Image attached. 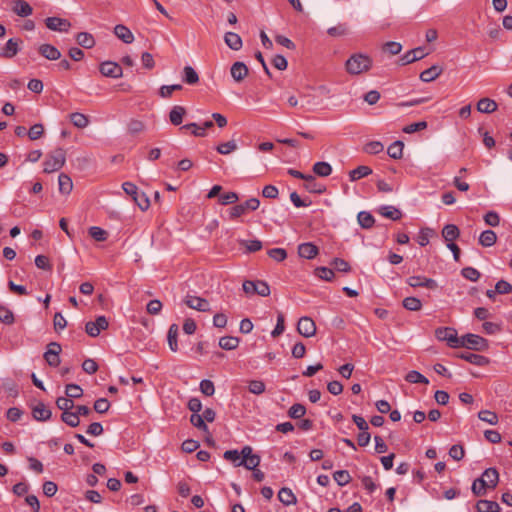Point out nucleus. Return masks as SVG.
I'll use <instances>...</instances> for the list:
<instances>
[{"label":"nucleus","instance_id":"1","mask_svg":"<svg viewBox=\"0 0 512 512\" xmlns=\"http://www.w3.org/2000/svg\"><path fill=\"white\" fill-rule=\"evenodd\" d=\"M373 66V60L366 54H352L345 62L346 72L350 75H359L368 72Z\"/></svg>","mask_w":512,"mask_h":512},{"label":"nucleus","instance_id":"2","mask_svg":"<svg viewBox=\"0 0 512 512\" xmlns=\"http://www.w3.org/2000/svg\"><path fill=\"white\" fill-rule=\"evenodd\" d=\"M66 162V151L63 148H56L47 154L43 162V171L45 173H53L60 170Z\"/></svg>","mask_w":512,"mask_h":512},{"label":"nucleus","instance_id":"3","mask_svg":"<svg viewBox=\"0 0 512 512\" xmlns=\"http://www.w3.org/2000/svg\"><path fill=\"white\" fill-rule=\"evenodd\" d=\"M459 342V348L464 347L470 350L485 351L489 347L487 339L472 333L461 336Z\"/></svg>","mask_w":512,"mask_h":512},{"label":"nucleus","instance_id":"4","mask_svg":"<svg viewBox=\"0 0 512 512\" xmlns=\"http://www.w3.org/2000/svg\"><path fill=\"white\" fill-rule=\"evenodd\" d=\"M28 406L31 409V414L34 420L39 422H46L51 419L52 411L42 401L37 399H30Z\"/></svg>","mask_w":512,"mask_h":512},{"label":"nucleus","instance_id":"5","mask_svg":"<svg viewBox=\"0 0 512 512\" xmlns=\"http://www.w3.org/2000/svg\"><path fill=\"white\" fill-rule=\"evenodd\" d=\"M243 291L247 295H254L257 294L262 297H266L270 295V287L267 282L262 280H246L243 282Z\"/></svg>","mask_w":512,"mask_h":512},{"label":"nucleus","instance_id":"6","mask_svg":"<svg viewBox=\"0 0 512 512\" xmlns=\"http://www.w3.org/2000/svg\"><path fill=\"white\" fill-rule=\"evenodd\" d=\"M241 455L242 459L236 463V467L244 466L247 470H253L259 466L261 458L258 454L253 453L251 446H244Z\"/></svg>","mask_w":512,"mask_h":512},{"label":"nucleus","instance_id":"7","mask_svg":"<svg viewBox=\"0 0 512 512\" xmlns=\"http://www.w3.org/2000/svg\"><path fill=\"white\" fill-rule=\"evenodd\" d=\"M435 336L439 341H445L451 348H459L460 337L456 329L452 327H440L435 330Z\"/></svg>","mask_w":512,"mask_h":512},{"label":"nucleus","instance_id":"8","mask_svg":"<svg viewBox=\"0 0 512 512\" xmlns=\"http://www.w3.org/2000/svg\"><path fill=\"white\" fill-rule=\"evenodd\" d=\"M108 326L107 318L105 316H98L95 321H89L85 324V331L90 337H97Z\"/></svg>","mask_w":512,"mask_h":512},{"label":"nucleus","instance_id":"9","mask_svg":"<svg viewBox=\"0 0 512 512\" xmlns=\"http://www.w3.org/2000/svg\"><path fill=\"white\" fill-rule=\"evenodd\" d=\"M100 73L109 78L118 79L123 76L122 67L113 61H104L99 65Z\"/></svg>","mask_w":512,"mask_h":512},{"label":"nucleus","instance_id":"10","mask_svg":"<svg viewBox=\"0 0 512 512\" xmlns=\"http://www.w3.org/2000/svg\"><path fill=\"white\" fill-rule=\"evenodd\" d=\"M60 352V344L57 342H51L48 344L47 350L44 353V359L50 366L56 367L60 364Z\"/></svg>","mask_w":512,"mask_h":512},{"label":"nucleus","instance_id":"11","mask_svg":"<svg viewBox=\"0 0 512 512\" xmlns=\"http://www.w3.org/2000/svg\"><path fill=\"white\" fill-rule=\"evenodd\" d=\"M297 331L306 338L312 337L316 333L315 322L310 317H301L297 324Z\"/></svg>","mask_w":512,"mask_h":512},{"label":"nucleus","instance_id":"12","mask_svg":"<svg viewBox=\"0 0 512 512\" xmlns=\"http://www.w3.org/2000/svg\"><path fill=\"white\" fill-rule=\"evenodd\" d=\"M46 27L52 31L67 32L71 23L67 19L59 17H48L45 19Z\"/></svg>","mask_w":512,"mask_h":512},{"label":"nucleus","instance_id":"13","mask_svg":"<svg viewBox=\"0 0 512 512\" xmlns=\"http://www.w3.org/2000/svg\"><path fill=\"white\" fill-rule=\"evenodd\" d=\"M427 54L428 53H425L422 47L412 49L399 58V64L404 66L413 63L417 60L423 59Z\"/></svg>","mask_w":512,"mask_h":512},{"label":"nucleus","instance_id":"14","mask_svg":"<svg viewBox=\"0 0 512 512\" xmlns=\"http://www.w3.org/2000/svg\"><path fill=\"white\" fill-rule=\"evenodd\" d=\"M407 283L413 288L425 287L428 289H435L437 287V283L434 279L423 276H411L407 279Z\"/></svg>","mask_w":512,"mask_h":512},{"label":"nucleus","instance_id":"15","mask_svg":"<svg viewBox=\"0 0 512 512\" xmlns=\"http://www.w3.org/2000/svg\"><path fill=\"white\" fill-rule=\"evenodd\" d=\"M21 40L19 39H9L5 46L0 51V57L5 59L13 58L19 52V44Z\"/></svg>","mask_w":512,"mask_h":512},{"label":"nucleus","instance_id":"16","mask_svg":"<svg viewBox=\"0 0 512 512\" xmlns=\"http://www.w3.org/2000/svg\"><path fill=\"white\" fill-rule=\"evenodd\" d=\"M185 304L191 308V309H195L197 311H202V312H205V311H208L209 310V303L206 299L204 298H201V297H197V296H187L185 298Z\"/></svg>","mask_w":512,"mask_h":512},{"label":"nucleus","instance_id":"17","mask_svg":"<svg viewBox=\"0 0 512 512\" xmlns=\"http://www.w3.org/2000/svg\"><path fill=\"white\" fill-rule=\"evenodd\" d=\"M248 72L246 64L240 61L235 62L230 69L231 76L236 82L243 81L247 77Z\"/></svg>","mask_w":512,"mask_h":512},{"label":"nucleus","instance_id":"18","mask_svg":"<svg viewBox=\"0 0 512 512\" xmlns=\"http://www.w3.org/2000/svg\"><path fill=\"white\" fill-rule=\"evenodd\" d=\"M319 253V249L311 242L302 243L298 246V254L305 259H313Z\"/></svg>","mask_w":512,"mask_h":512},{"label":"nucleus","instance_id":"19","mask_svg":"<svg viewBox=\"0 0 512 512\" xmlns=\"http://www.w3.org/2000/svg\"><path fill=\"white\" fill-rule=\"evenodd\" d=\"M480 478L486 483L488 488L494 489L499 481V473L496 468H488Z\"/></svg>","mask_w":512,"mask_h":512},{"label":"nucleus","instance_id":"20","mask_svg":"<svg viewBox=\"0 0 512 512\" xmlns=\"http://www.w3.org/2000/svg\"><path fill=\"white\" fill-rule=\"evenodd\" d=\"M12 10L20 17L30 16L33 12L30 4L24 0H14Z\"/></svg>","mask_w":512,"mask_h":512},{"label":"nucleus","instance_id":"21","mask_svg":"<svg viewBox=\"0 0 512 512\" xmlns=\"http://www.w3.org/2000/svg\"><path fill=\"white\" fill-rule=\"evenodd\" d=\"M458 357L477 366H484L489 363L488 358H486L485 356L475 354L472 352H462L458 355Z\"/></svg>","mask_w":512,"mask_h":512},{"label":"nucleus","instance_id":"22","mask_svg":"<svg viewBox=\"0 0 512 512\" xmlns=\"http://www.w3.org/2000/svg\"><path fill=\"white\" fill-rule=\"evenodd\" d=\"M39 53L48 60H58L61 57L60 51L51 44H42L38 49Z\"/></svg>","mask_w":512,"mask_h":512},{"label":"nucleus","instance_id":"23","mask_svg":"<svg viewBox=\"0 0 512 512\" xmlns=\"http://www.w3.org/2000/svg\"><path fill=\"white\" fill-rule=\"evenodd\" d=\"M114 34L126 44H130L134 41L133 33L125 25H116L114 27Z\"/></svg>","mask_w":512,"mask_h":512},{"label":"nucleus","instance_id":"24","mask_svg":"<svg viewBox=\"0 0 512 512\" xmlns=\"http://www.w3.org/2000/svg\"><path fill=\"white\" fill-rule=\"evenodd\" d=\"M442 71L443 69L440 66L433 65L420 73V80L426 83L431 82L439 77Z\"/></svg>","mask_w":512,"mask_h":512},{"label":"nucleus","instance_id":"25","mask_svg":"<svg viewBox=\"0 0 512 512\" xmlns=\"http://www.w3.org/2000/svg\"><path fill=\"white\" fill-rule=\"evenodd\" d=\"M475 508L477 512H499L501 510L499 504L491 500H479Z\"/></svg>","mask_w":512,"mask_h":512},{"label":"nucleus","instance_id":"26","mask_svg":"<svg viewBox=\"0 0 512 512\" xmlns=\"http://www.w3.org/2000/svg\"><path fill=\"white\" fill-rule=\"evenodd\" d=\"M224 41L232 50L238 51L242 48V39L237 33L227 32L224 36Z\"/></svg>","mask_w":512,"mask_h":512},{"label":"nucleus","instance_id":"27","mask_svg":"<svg viewBox=\"0 0 512 512\" xmlns=\"http://www.w3.org/2000/svg\"><path fill=\"white\" fill-rule=\"evenodd\" d=\"M497 107V103L490 98H482L477 103V110L481 113H493L497 110Z\"/></svg>","mask_w":512,"mask_h":512},{"label":"nucleus","instance_id":"28","mask_svg":"<svg viewBox=\"0 0 512 512\" xmlns=\"http://www.w3.org/2000/svg\"><path fill=\"white\" fill-rule=\"evenodd\" d=\"M58 186L60 193L68 195L73 189L72 179L67 174L61 173L58 177Z\"/></svg>","mask_w":512,"mask_h":512},{"label":"nucleus","instance_id":"29","mask_svg":"<svg viewBox=\"0 0 512 512\" xmlns=\"http://www.w3.org/2000/svg\"><path fill=\"white\" fill-rule=\"evenodd\" d=\"M185 114L186 109L183 106H174L169 113L170 122L175 126L180 125Z\"/></svg>","mask_w":512,"mask_h":512},{"label":"nucleus","instance_id":"30","mask_svg":"<svg viewBox=\"0 0 512 512\" xmlns=\"http://www.w3.org/2000/svg\"><path fill=\"white\" fill-rule=\"evenodd\" d=\"M460 235L458 227L454 224H447L442 230L443 238L448 242H454Z\"/></svg>","mask_w":512,"mask_h":512},{"label":"nucleus","instance_id":"31","mask_svg":"<svg viewBox=\"0 0 512 512\" xmlns=\"http://www.w3.org/2000/svg\"><path fill=\"white\" fill-rule=\"evenodd\" d=\"M76 41L81 47L85 49H90L95 45V39L93 35L88 32L78 33L76 35Z\"/></svg>","mask_w":512,"mask_h":512},{"label":"nucleus","instance_id":"32","mask_svg":"<svg viewBox=\"0 0 512 512\" xmlns=\"http://www.w3.org/2000/svg\"><path fill=\"white\" fill-rule=\"evenodd\" d=\"M497 241V235L493 230H485L480 234L479 244L483 247H491Z\"/></svg>","mask_w":512,"mask_h":512},{"label":"nucleus","instance_id":"33","mask_svg":"<svg viewBox=\"0 0 512 512\" xmlns=\"http://www.w3.org/2000/svg\"><path fill=\"white\" fill-rule=\"evenodd\" d=\"M378 212L382 216L394 221L399 220L402 217L401 211L394 206H382L379 208Z\"/></svg>","mask_w":512,"mask_h":512},{"label":"nucleus","instance_id":"34","mask_svg":"<svg viewBox=\"0 0 512 512\" xmlns=\"http://www.w3.org/2000/svg\"><path fill=\"white\" fill-rule=\"evenodd\" d=\"M278 498L281 503L288 506L296 503V496L293 494L292 490L289 488H281L278 492Z\"/></svg>","mask_w":512,"mask_h":512},{"label":"nucleus","instance_id":"35","mask_svg":"<svg viewBox=\"0 0 512 512\" xmlns=\"http://www.w3.org/2000/svg\"><path fill=\"white\" fill-rule=\"evenodd\" d=\"M371 173L372 169L370 167L361 165L349 172V178L351 181H356L370 175Z\"/></svg>","mask_w":512,"mask_h":512},{"label":"nucleus","instance_id":"36","mask_svg":"<svg viewBox=\"0 0 512 512\" xmlns=\"http://www.w3.org/2000/svg\"><path fill=\"white\" fill-rule=\"evenodd\" d=\"M69 118H70V121L72 122V124L75 127L80 128V129H83V128L87 127L88 124H89L88 117L86 115L82 114V113H79V112L71 113L69 115Z\"/></svg>","mask_w":512,"mask_h":512},{"label":"nucleus","instance_id":"37","mask_svg":"<svg viewBox=\"0 0 512 512\" xmlns=\"http://www.w3.org/2000/svg\"><path fill=\"white\" fill-rule=\"evenodd\" d=\"M357 220L359 225L364 229H369L374 225V217L371 213L366 211H361L357 215Z\"/></svg>","mask_w":512,"mask_h":512},{"label":"nucleus","instance_id":"38","mask_svg":"<svg viewBox=\"0 0 512 512\" xmlns=\"http://www.w3.org/2000/svg\"><path fill=\"white\" fill-rule=\"evenodd\" d=\"M183 81L186 84L194 85L198 83L199 76L195 69L191 66H185L183 69Z\"/></svg>","mask_w":512,"mask_h":512},{"label":"nucleus","instance_id":"39","mask_svg":"<svg viewBox=\"0 0 512 512\" xmlns=\"http://www.w3.org/2000/svg\"><path fill=\"white\" fill-rule=\"evenodd\" d=\"M178 330H179V328H178L177 324H172L168 330V335H167L168 344H169L170 349L173 352H176L178 350V344H177Z\"/></svg>","mask_w":512,"mask_h":512},{"label":"nucleus","instance_id":"40","mask_svg":"<svg viewBox=\"0 0 512 512\" xmlns=\"http://www.w3.org/2000/svg\"><path fill=\"white\" fill-rule=\"evenodd\" d=\"M404 144L402 141H395L389 145L387 154L393 159H400L403 155Z\"/></svg>","mask_w":512,"mask_h":512},{"label":"nucleus","instance_id":"41","mask_svg":"<svg viewBox=\"0 0 512 512\" xmlns=\"http://www.w3.org/2000/svg\"><path fill=\"white\" fill-rule=\"evenodd\" d=\"M239 345V339L233 336H224L219 340V346L224 350H234Z\"/></svg>","mask_w":512,"mask_h":512},{"label":"nucleus","instance_id":"42","mask_svg":"<svg viewBox=\"0 0 512 512\" xmlns=\"http://www.w3.org/2000/svg\"><path fill=\"white\" fill-rule=\"evenodd\" d=\"M313 172L321 177H327L332 173V167L327 162H316L313 165Z\"/></svg>","mask_w":512,"mask_h":512},{"label":"nucleus","instance_id":"43","mask_svg":"<svg viewBox=\"0 0 512 512\" xmlns=\"http://www.w3.org/2000/svg\"><path fill=\"white\" fill-rule=\"evenodd\" d=\"M405 380L410 384H429V380L418 371H410L406 374Z\"/></svg>","mask_w":512,"mask_h":512},{"label":"nucleus","instance_id":"44","mask_svg":"<svg viewBox=\"0 0 512 512\" xmlns=\"http://www.w3.org/2000/svg\"><path fill=\"white\" fill-rule=\"evenodd\" d=\"M402 305L409 311H419L422 308V302L416 297H406L402 301Z\"/></svg>","mask_w":512,"mask_h":512},{"label":"nucleus","instance_id":"45","mask_svg":"<svg viewBox=\"0 0 512 512\" xmlns=\"http://www.w3.org/2000/svg\"><path fill=\"white\" fill-rule=\"evenodd\" d=\"M61 420L70 427H77L80 424V418L76 411H70L61 414Z\"/></svg>","mask_w":512,"mask_h":512},{"label":"nucleus","instance_id":"46","mask_svg":"<svg viewBox=\"0 0 512 512\" xmlns=\"http://www.w3.org/2000/svg\"><path fill=\"white\" fill-rule=\"evenodd\" d=\"M89 235L98 242L107 240L108 232L100 227L92 226L89 228Z\"/></svg>","mask_w":512,"mask_h":512},{"label":"nucleus","instance_id":"47","mask_svg":"<svg viewBox=\"0 0 512 512\" xmlns=\"http://www.w3.org/2000/svg\"><path fill=\"white\" fill-rule=\"evenodd\" d=\"M56 405L62 411V413L70 412L73 408H75L73 400L68 397H58L56 400Z\"/></svg>","mask_w":512,"mask_h":512},{"label":"nucleus","instance_id":"48","mask_svg":"<svg viewBox=\"0 0 512 512\" xmlns=\"http://www.w3.org/2000/svg\"><path fill=\"white\" fill-rule=\"evenodd\" d=\"M478 418L490 425H496L498 423V416L495 412L490 410H482L478 413Z\"/></svg>","mask_w":512,"mask_h":512},{"label":"nucleus","instance_id":"49","mask_svg":"<svg viewBox=\"0 0 512 512\" xmlns=\"http://www.w3.org/2000/svg\"><path fill=\"white\" fill-rule=\"evenodd\" d=\"M0 321L6 325H11L15 321L13 312L4 305H0Z\"/></svg>","mask_w":512,"mask_h":512},{"label":"nucleus","instance_id":"50","mask_svg":"<svg viewBox=\"0 0 512 512\" xmlns=\"http://www.w3.org/2000/svg\"><path fill=\"white\" fill-rule=\"evenodd\" d=\"M237 148H238V146H237V143L235 142V140H231V141L219 144L216 147V150L218 153H220L222 155H228V154L234 152L235 150H237Z\"/></svg>","mask_w":512,"mask_h":512},{"label":"nucleus","instance_id":"51","mask_svg":"<svg viewBox=\"0 0 512 512\" xmlns=\"http://www.w3.org/2000/svg\"><path fill=\"white\" fill-rule=\"evenodd\" d=\"M383 149L384 146L380 141L368 142L363 148L364 152L370 155L379 154L383 151Z\"/></svg>","mask_w":512,"mask_h":512},{"label":"nucleus","instance_id":"52","mask_svg":"<svg viewBox=\"0 0 512 512\" xmlns=\"http://www.w3.org/2000/svg\"><path fill=\"white\" fill-rule=\"evenodd\" d=\"M487 488L486 483L481 478H477L473 481L471 490L472 493L478 497L485 495Z\"/></svg>","mask_w":512,"mask_h":512},{"label":"nucleus","instance_id":"53","mask_svg":"<svg viewBox=\"0 0 512 512\" xmlns=\"http://www.w3.org/2000/svg\"><path fill=\"white\" fill-rule=\"evenodd\" d=\"M348 32H349V29H348L347 25L344 23H339L338 25H336L334 27H330L327 30V33L332 37H342V36L347 35Z\"/></svg>","mask_w":512,"mask_h":512},{"label":"nucleus","instance_id":"54","mask_svg":"<svg viewBox=\"0 0 512 512\" xmlns=\"http://www.w3.org/2000/svg\"><path fill=\"white\" fill-rule=\"evenodd\" d=\"M334 480L339 486H345L351 481V476L346 470H338L333 474Z\"/></svg>","mask_w":512,"mask_h":512},{"label":"nucleus","instance_id":"55","mask_svg":"<svg viewBox=\"0 0 512 512\" xmlns=\"http://www.w3.org/2000/svg\"><path fill=\"white\" fill-rule=\"evenodd\" d=\"M133 200L142 211H146L150 207V200L144 192H139Z\"/></svg>","mask_w":512,"mask_h":512},{"label":"nucleus","instance_id":"56","mask_svg":"<svg viewBox=\"0 0 512 512\" xmlns=\"http://www.w3.org/2000/svg\"><path fill=\"white\" fill-rule=\"evenodd\" d=\"M247 208L245 207V203L234 205L229 209V218L234 220L239 218L247 213Z\"/></svg>","mask_w":512,"mask_h":512},{"label":"nucleus","instance_id":"57","mask_svg":"<svg viewBox=\"0 0 512 512\" xmlns=\"http://www.w3.org/2000/svg\"><path fill=\"white\" fill-rule=\"evenodd\" d=\"M461 275L472 282H476L479 280L481 274L480 272L473 267H465L461 270Z\"/></svg>","mask_w":512,"mask_h":512},{"label":"nucleus","instance_id":"58","mask_svg":"<svg viewBox=\"0 0 512 512\" xmlns=\"http://www.w3.org/2000/svg\"><path fill=\"white\" fill-rule=\"evenodd\" d=\"M204 421V418L200 414H192L190 417V422L193 426L203 431L204 433H208V426Z\"/></svg>","mask_w":512,"mask_h":512},{"label":"nucleus","instance_id":"59","mask_svg":"<svg viewBox=\"0 0 512 512\" xmlns=\"http://www.w3.org/2000/svg\"><path fill=\"white\" fill-rule=\"evenodd\" d=\"M44 134V126L41 123L34 124L30 127L27 135L30 140H37Z\"/></svg>","mask_w":512,"mask_h":512},{"label":"nucleus","instance_id":"60","mask_svg":"<svg viewBox=\"0 0 512 512\" xmlns=\"http://www.w3.org/2000/svg\"><path fill=\"white\" fill-rule=\"evenodd\" d=\"M449 456L456 461L462 460L465 456V450L463 446L458 444L452 445L449 449Z\"/></svg>","mask_w":512,"mask_h":512},{"label":"nucleus","instance_id":"61","mask_svg":"<svg viewBox=\"0 0 512 512\" xmlns=\"http://www.w3.org/2000/svg\"><path fill=\"white\" fill-rule=\"evenodd\" d=\"M306 413V409L302 404H294L290 407L288 415L293 419H299Z\"/></svg>","mask_w":512,"mask_h":512},{"label":"nucleus","instance_id":"62","mask_svg":"<svg viewBox=\"0 0 512 512\" xmlns=\"http://www.w3.org/2000/svg\"><path fill=\"white\" fill-rule=\"evenodd\" d=\"M238 199H239V197L236 192H227V193L220 195L219 203L221 205H230V204L236 203L238 201Z\"/></svg>","mask_w":512,"mask_h":512},{"label":"nucleus","instance_id":"63","mask_svg":"<svg viewBox=\"0 0 512 512\" xmlns=\"http://www.w3.org/2000/svg\"><path fill=\"white\" fill-rule=\"evenodd\" d=\"M401 50L402 45L399 42L389 41L383 45V51L388 52L390 55H397Z\"/></svg>","mask_w":512,"mask_h":512},{"label":"nucleus","instance_id":"64","mask_svg":"<svg viewBox=\"0 0 512 512\" xmlns=\"http://www.w3.org/2000/svg\"><path fill=\"white\" fill-rule=\"evenodd\" d=\"M268 255L270 258L274 259L277 262H282L287 258V252L283 248H273L268 251Z\"/></svg>","mask_w":512,"mask_h":512}]
</instances>
